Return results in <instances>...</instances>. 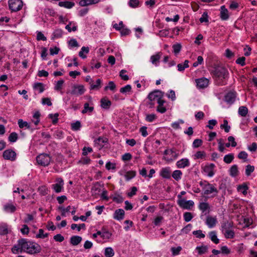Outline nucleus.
<instances>
[{
	"instance_id": "1",
	"label": "nucleus",
	"mask_w": 257,
	"mask_h": 257,
	"mask_svg": "<svg viewBox=\"0 0 257 257\" xmlns=\"http://www.w3.org/2000/svg\"><path fill=\"white\" fill-rule=\"evenodd\" d=\"M40 246L36 243L27 241L25 239L18 240V243L12 248L13 253L17 254L22 251L30 254H34L39 252Z\"/></svg>"
},
{
	"instance_id": "2",
	"label": "nucleus",
	"mask_w": 257,
	"mask_h": 257,
	"mask_svg": "<svg viewBox=\"0 0 257 257\" xmlns=\"http://www.w3.org/2000/svg\"><path fill=\"white\" fill-rule=\"evenodd\" d=\"M228 72L223 67H217L213 71V77L216 83L220 85L226 84L224 80L228 77Z\"/></svg>"
},
{
	"instance_id": "3",
	"label": "nucleus",
	"mask_w": 257,
	"mask_h": 257,
	"mask_svg": "<svg viewBox=\"0 0 257 257\" xmlns=\"http://www.w3.org/2000/svg\"><path fill=\"white\" fill-rule=\"evenodd\" d=\"M199 185L202 187L204 195H211V197L217 196L218 191L214 184H210L208 181L204 180L200 181Z\"/></svg>"
},
{
	"instance_id": "4",
	"label": "nucleus",
	"mask_w": 257,
	"mask_h": 257,
	"mask_svg": "<svg viewBox=\"0 0 257 257\" xmlns=\"http://www.w3.org/2000/svg\"><path fill=\"white\" fill-rule=\"evenodd\" d=\"M233 223L231 221H225L221 223V231L227 239L233 238L234 237V231L231 229Z\"/></svg>"
},
{
	"instance_id": "5",
	"label": "nucleus",
	"mask_w": 257,
	"mask_h": 257,
	"mask_svg": "<svg viewBox=\"0 0 257 257\" xmlns=\"http://www.w3.org/2000/svg\"><path fill=\"white\" fill-rule=\"evenodd\" d=\"M163 92L159 90H156L153 92H150L148 95V99L151 101H154L155 102L157 101V103L164 100Z\"/></svg>"
},
{
	"instance_id": "6",
	"label": "nucleus",
	"mask_w": 257,
	"mask_h": 257,
	"mask_svg": "<svg viewBox=\"0 0 257 257\" xmlns=\"http://www.w3.org/2000/svg\"><path fill=\"white\" fill-rule=\"evenodd\" d=\"M23 4L21 0H9V6L10 9L13 12L20 11L23 7Z\"/></svg>"
},
{
	"instance_id": "7",
	"label": "nucleus",
	"mask_w": 257,
	"mask_h": 257,
	"mask_svg": "<svg viewBox=\"0 0 257 257\" xmlns=\"http://www.w3.org/2000/svg\"><path fill=\"white\" fill-rule=\"evenodd\" d=\"M177 202L181 208L184 209L190 210L194 205V203L192 200H186L185 199L177 200Z\"/></svg>"
},
{
	"instance_id": "8",
	"label": "nucleus",
	"mask_w": 257,
	"mask_h": 257,
	"mask_svg": "<svg viewBox=\"0 0 257 257\" xmlns=\"http://www.w3.org/2000/svg\"><path fill=\"white\" fill-rule=\"evenodd\" d=\"M64 181L62 178L56 179L55 184L52 185V188L56 193H60L64 188Z\"/></svg>"
},
{
	"instance_id": "9",
	"label": "nucleus",
	"mask_w": 257,
	"mask_h": 257,
	"mask_svg": "<svg viewBox=\"0 0 257 257\" xmlns=\"http://www.w3.org/2000/svg\"><path fill=\"white\" fill-rule=\"evenodd\" d=\"M48 155L47 154L43 153L36 158V160L39 165L42 166H47L48 165Z\"/></svg>"
},
{
	"instance_id": "10",
	"label": "nucleus",
	"mask_w": 257,
	"mask_h": 257,
	"mask_svg": "<svg viewBox=\"0 0 257 257\" xmlns=\"http://www.w3.org/2000/svg\"><path fill=\"white\" fill-rule=\"evenodd\" d=\"M3 157L5 160L13 161L16 160V153L12 149H8L3 152Z\"/></svg>"
},
{
	"instance_id": "11",
	"label": "nucleus",
	"mask_w": 257,
	"mask_h": 257,
	"mask_svg": "<svg viewBox=\"0 0 257 257\" xmlns=\"http://www.w3.org/2000/svg\"><path fill=\"white\" fill-rule=\"evenodd\" d=\"M209 79L205 77L196 79L195 80L197 86L199 88H204L207 87L209 84Z\"/></svg>"
},
{
	"instance_id": "12",
	"label": "nucleus",
	"mask_w": 257,
	"mask_h": 257,
	"mask_svg": "<svg viewBox=\"0 0 257 257\" xmlns=\"http://www.w3.org/2000/svg\"><path fill=\"white\" fill-rule=\"evenodd\" d=\"M210 208V205L206 202H200L198 204L199 209L204 215L209 213Z\"/></svg>"
},
{
	"instance_id": "13",
	"label": "nucleus",
	"mask_w": 257,
	"mask_h": 257,
	"mask_svg": "<svg viewBox=\"0 0 257 257\" xmlns=\"http://www.w3.org/2000/svg\"><path fill=\"white\" fill-rule=\"evenodd\" d=\"M217 223V219L216 216H207L205 223L210 228L214 227Z\"/></svg>"
},
{
	"instance_id": "14",
	"label": "nucleus",
	"mask_w": 257,
	"mask_h": 257,
	"mask_svg": "<svg viewBox=\"0 0 257 257\" xmlns=\"http://www.w3.org/2000/svg\"><path fill=\"white\" fill-rule=\"evenodd\" d=\"M236 96V92L230 91L225 95L224 100L227 103L232 104L235 101Z\"/></svg>"
},
{
	"instance_id": "15",
	"label": "nucleus",
	"mask_w": 257,
	"mask_h": 257,
	"mask_svg": "<svg viewBox=\"0 0 257 257\" xmlns=\"http://www.w3.org/2000/svg\"><path fill=\"white\" fill-rule=\"evenodd\" d=\"M215 165L210 164L209 165H206L203 169L204 173L209 177H211L214 175Z\"/></svg>"
},
{
	"instance_id": "16",
	"label": "nucleus",
	"mask_w": 257,
	"mask_h": 257,
	"mask_svg": "<svg viewBox=\"0 0 257 257\" xmlns=\"http://www.w3.org/2000/svg\"><path fill=\"white\" fill-rule=\"evenodd\" d=\"M171 170L170 167H165L162 168L160 171V175L163 178L169 179L171 178Z\"/></svg>"
},
{
	"instance_id": "17",
	"label": "nucleus",
	"mask_w": 257,
	"mask_h": 257,
	"mask_svg": "<svg viewBox=\"0 0 257 257\" xmlns=\"http://www.w3.org/2000/svg\"><path fill=\"white\" fill-rule=\"evenodd\" d=\"M176 165L178 168H184L189 166L190 162L187 158L182 159L177 162Z\"/></svg>"
},
{
	"instance_id": "18",
	"label": "nucleus",
	"mask_w": 257,
	"mask_h": 257,
	"mask_svg": "<svg viewBox=\"0 0 257 257\" xmlns=\"http://www.w3.org/2000/svg\"><path fill=\"white\" fill-rule=\"evenodd\" d=\"M161 56V52H158L155 55L151 56L150 58V61L151 63L156 66H158Z\"/></svg>"
},
{
	"instance_id": "19",
	"label": "nucleus",
	"mask_w": 257,
	"mask_h": 257,
	"mask_svg": "<svg viewBox=\"0 0 257 257\" xmlns=\"http://www.w3.org/2000/svg\"><path fill=\"white\" fill-rule=\"evenodd\" d=\"M124 216V211L122 209H118L115 211L113 214V218L121 220L123 219Z\"/></svg>"
},
{
	"instance_id": "20",
	"label": "nucleus",
	"mask_w": 257,
	"mask_h": 257,
	"mask_svg": "<svg viewBox=\"0 0 257 257\" xmlns=\"http://www.w3.org/2000/svg\"><path fill=\"white\" fill-rule=\"evenodd\" d=\"M229 18L228 11L224 6L220 8V18L222 20H227Z\"/></svg>"
},
{
	"instance_id": "21",
	"label": "nucleus",
	"mask_w": 257,
	"mask_h": 257,
	"mask_svg": "<svg viewBox=\"0 0 257 257\" xmlns=\"http://www.w3.org/2000/svg\"><path fill=\"white\" fill-rule=\"evenodd\" d=\"M49 16H52L53 17H55V19H57L59 22L65 24L67 22V19L65 17H63L62 16L56 15L55 12L52 10H49Z\"/></svg>"
},
{
	"instance_id": "22",
	"label": "nucleus",
	"mask_w": 257,
	"mask_h": 257,
	"mask_svg": "<svg viewBox=\"0 0 257 257\" xmlns=\"http://www.w3.org/2000/svg\"><path fill=\"white\" fill-rule=\"evenodd\" d=\"M4 209L6 212L13 213L16 210V207L12 203H7L4 205Z\"/></svg>"
},
{
	"instance_id": "23",
	"label": "nucleus",
	"mask_w": 257,
	"mask_h": 257,
	"mask_svg": "<svg viewBox=\"0 0 257 257\" xmlns=\"http://www.w3.org/2000/svg\"><path fill=\"white\" fill-rule=\"evenodd\" d=\"M100 0H81L79 4L82 7L87 6L90 5L95 4L100 2Z\"/></svg>"
},
{
	"instance_id": "24",
	"label": "nucleus",
	"mask_w": 257,
	"mask_h": 257,
	"mask_svg": "<svg viewBox=\"0 0 257 257\" xmlns=\"http://www.w3.org/2000/svg\"><path fill=\"white\" fill-rule=\"evenodd\" d=\"M100 103L101 107L105 109H108L111 104V101L106 98H102Z\"/></svg>"
},
{
	"instance_id": "25",
	"label": "nucleus",
	"mask_w": 257,
	"mask_h": 257,
	"mask_svg": "<svg viewBox=\"0 0 257 257\" xmlns=\"http://www.w3.org/2000/svg\"><path fill=\"white\" fill-rule=\"evenodd\" d=\"M209 237L211 240L215 244L219 242V239L217 238V233L215 231H211L209 232Z\"/></svg>"
},
{
	"instance_id": "26",
	"label": "nucleus",
	"mask_w": 257,
	"mask_h": 257,
	"mask_svg": "<svg viewBox=\"0 0 257 257\" xmlns=\"http://www.w3.org/2000/svg\"><path fill=\"white\" fill-rule=\"evenodd\" d=\"M89 52V48L88 47H82L79 52V56L82 59L86 58V54Z\"/></svg>"
},
{
	"instance_id": "27",
	"label": "nucleus",
	"mask_w": 257,
	"mask_h": 257,
	"mask_svg": "<svg viewBox=\"0 0 257 257\" xmlns=\"http://www.w3.org/2000/svg\"><path fill=\"white\" fill-rule=\"evenodd\" d=\"M75 5L74 3L72 2L65 1V2H60L59 3V6L61 7H64L67 9H71Z\"/></svg>"
},
{
	"instance_id": "28",
	"label": "nucleus",
	"mask_w": 257,
	"mask_h": 257,
	"mask_svg": "<svg viewBox=\"0 0 257 257\" xmlns=\"http://www.w3.org/2000/svg\"><path fill=\"white\" fill-rule=\"evenodd\" d=\"M65 29L67 30L69 32H71V31L75 32L77 30V27L75 23L70 22L69 24L66 26Z\"/></svg>"
},
{
	"instance_id": "29",
	"label": "nucleus",
	"mask_w": 257,
	"mask_h": 257,
	"mask_svg": "<svg viewBox=\"0 0 257 257\" xmlns=\"http://www.w3.org/2000/svg\"><path fill=\"white\" fill-rule=\"evenodd\" d=\"M82 240V237L79 236H73L70 238V243L73 245H78Z\"/></svg>"
},
{
	"instance_id": "30",
	"label": "nucleus",
	"mask_w": 257,
	"mask_h": 257,
	"mask_svg": "<svg viewBox=\"0 0 257 257\" xmlns=\"http://www.w3.org/2000/svg\"><path fill=\"white\" fill-rule=\"evenodd\" d=\"M101 80L100 79H97L96 81L95 84H94L93 83V81H91L90 82L91 89H93V90L99 89L101 87Z\"/></svg>"
},
{
	"instance_id": "31",
	"label": "nucleus",
	"mask_w": 257,
	"mask_h": 257,
	"mask_svg": "<svg viewBox=\"0 0 257 257\" xmlns=\"http://www.w3.org/2000/svg\"><path fill=\"white\" fill-rule=\"evenodd\" d=\"M229 174L232 177H236L238 174V167L237 165L231 166L229 170Z\"/></svg>"
},
{
	"instance_id": "32",
	"label": "nucleus",
	"mask_w": 257,
	"mask_h": 257,
	"mask_svg": "<svg viewBox=\"0 0 257 257\" xmlns=\"http://www.w3.org/2000/svg\"><path fill=\"white\" fill-rule=\"evenodd\" d=\"M165 102V101L164 100H161V101H160L158 102V106L157 108V111L161 113H165L167 109L165 106H164V104Z\"/></svg>"
},
{
	"instance_id": "33",
	"label": "nucleus",
	"mask_w": 257,
	"mask_h": 257,
	"mask_svg": "<svg viewBox=\"0 0 257 257\" xmlns=\"http://www.w3.org/2000/svg\"><path fill=\"white\" fill-rule=\"evenodd\" d=\"M136 175V172L135 171H129L125 173L124 175V176L125 178V180L128 181L133 178H134Z\"/></svg>"
},
{
	"instance_id": "34",
	"label": "nucleus",
	"mask_w": 257,
	"mask_h": 257,
	"mask_svg": "<svg viewBox=\"0 0 257 257\" xmlns=\"http://www.w3.org/2000/svg\"><path fill=\"white\" fill-rule=\"evenodd\" d=\"M33 88L39 93H41L44 90V84L40 82L35 83L33 85Z\"/></svg>"
},
{
	"instance_id": "35",
	"label": "nucleus",
	"mask_w": 257,
	"mask_h": 257,
	"mask_svg": "<svg viewBox=\"0 0 257 257\" xmlns=\"http://www.w3.org/2000/svg\"><path fill=\"white\" fill-rule=\"evenodd\" d=\"M97 234H98V235H100V237L102 239H109L111 236V234L110 233H109L108 231L102 232L100 231H98L97 232Z\"/></svg>"
},
{
	"instance_id": "36",
	"label": "nucleus",
	"mask_w": 257,
	"mask_h": 257,
	"mask_svg": "<svg viewBox=\"0 0 257 257\" xmlns=\"http://www.w3.org/2000/svg\"><path fill=\"white\" fill-rule=\"evenodd\" d=\"M248 189V188L245 184L238 185L237 188V191L242 193L243 195H246L247 194Z\"/></svg>"
},
{
	"instance_id": "37",
	"label": "nucleus",
	"mask_w": 257,
	"mask_h": 257,
	"mask_svg": "<svg viewBox=\"0 0 257 257\" xmlns=\"http://www.w3.org/2000/svg\"><path fill=\"white\" fill-rule=\"evenodd\" d=\"M114 252L111 247H106L104 249V255L105 257H112L114 255Z\"/></svg>"
},
{
	"instance_id": "38",
	"label": "nucleus",
	"mask_w": 257,
	"mask_h": 257,
	"mask_svg": "<svg viewBox=\"0 0 257 257\" xmlns=\"http://www.w3.org/2000/svg\"><path fill=\"white\" fill-rule=\"evenodd\" d=\"M248 113V108L244 106H240L238 108V114L243 117L246 116Z\"/></svg>"
},
{
	"instance_id": "39",
	"label": "nucleus",
	"mask_w": 257,
	"mask_h": 257,
	"mask_svg": "<svg viewBox=\"0 0 257 257\" xmlns=\"http://www.w3.org/2000/svg\"><path fill=\"white\" fill-rule=\"evenodd\" d=\"M94 108L93 106H89L88 103H85L84 104V108L82 110V113L84 114L87 112H91L93 111Z\"/></svg>"
},
{
	"instance_id": "40",
	"label": "nucleus",
	"mask_w": 257,
	"mask_h": 257,
	"mask_svg": "<svg viewBox=\"0 0 257 257\" xmlns=\"http://www.w3.org/2000/svg\"><path fill=\"white\" fill-rule=\"evenodd\" d=\"M188 63H189V61L186 60L184 62L183 64H182V63L178 64L177 65L178 71H184L185 68H188L189 67Z\"/></svg>"
},
{
	"instance_id": "41",
	"label": "nucleus",
	"mask_w": 257,
	"mask_h": 257,
	"mask_svg": "<svg viewBox=\"0 0 257 257\" xmlns=\"http://www.w3.org/2000/svg\"><path fill=\"white\" fill-rule=\"evenodd\" d=\"M182 175V172L179 170L174 171L172 175V177L176 181H178L181 179Z\"/></svg>"
},
{
	"instance_id": "42",
	"label": "nucleus",
	"mask_w": 257,
	"mask_h": 257,
	"mask_svg": "<svg viewBox=\"0 0 257 257\" xmlns=\"http://www.w3.org/2000/svg\"><path fill=\"white\" fill-rule=\"evenodd\" d=\"M8 233V225L6 224H0V235H6Z\"/></svg>"
},
{
	"instance_id": "43",
	"label": "nucleus",
	"mask_w": 257,
	"mask_h": 257,
	"mask_svg": "<svg viewBox=\"0 0 257 257\" xmlns=\"http://www.w3.org/2000/svg\"><path fill=\"white\" fill-rule=\"evenodd\" d=\"M120 92L123 94H127L131 92L132 91V86L131 85H126L124 87H121L120 89Z\"/></svg>"
},
{
	"instance_id": "44",
	"label": "nucleus",
	"mask_w": 257,
	"mask_h": 257,
	"mask_svg": "<svg viewBox=\"0 0 257 257\" xmlns=\"http://www.w3.org/2000/svg\"><path fill=\"white\" fill-rule=\"evenodd\" d=\"M233 159L234 155L231 153L225 155V156L223 158V161L227 164H230V163L232 162Z\"/></svg>"
},
{
	"instance_id": "45",
	"label": "nucleus",
	"mask_w": 257,
	"mask_h": 257,
	"mask_svg": "<svg viewBox=\"0 0 257 257\" xmlns=\"http://www.w3.org/2000/svg\"><path fill=\"white\" fill-rule=\"evenodd\" d=\"M247 157H248V154L245 151L240 152L238 154V156H237V157L238 158V159L243 160L244 162H246L247 161Z\"/></svg>"
},
{
	"instance_id": "46",
	"label": "nucleus",
	"mask_w": 257,
	"mask_h": 257,
	"mask_svg": "<svg viewBox=\"0 0 257 257\" xmlns=\"http://www.w3.org/2000/svg\"><path fill=\"white\" fill-rule=\"evenodd\" d=\"M58 116H59V113H56L54 114H49V118H51L52 119V122L53 124H56L58 122Z\"/></svg>"
},
{
	"instance_id": "47",
	"label": "nucleus",
	"mask_w": 257,
	"mask_h": 257,
	"mask_svg": "<svg viewBox=\"0 0 257 257\" xmlns=\"http://www.w3.org/2000/svg\"><path fill=\"white\" fill-rule=\"evenodd\" d=\"M254 170V167L253 166H251L250 165H247L245 168V175L247 176H250L251 173L253 172Z\"/></svg>"
},
{
	"instance_id": "48",
	"label": "nucleus",
	"mask_w": 257,
	"mask_h": 257,
	"mask_svg": "<svg viewBox=\"0 0 257 257\" xmlns=\"http://www.w3.org/2000/svg\"><path fill=\"white\" fill-rule=\"evenodd\" d=\"M157 118V116L155 114H148L146 116V120L148 122H151L154 121Z\"/></svg>"
},
{
	"instance_id": "49",
	"label": "nucleus",
	"mask_w": 257,
	"mask_h": 257,
	"mask_svg": "<svg viewBox=\"0 0 257 257\" xmlns=\"http://www.w3.org/2000/svg\"><path fill=\"white\" fill-rule=\"evenodd\" d=\"M64 83V81L62 79H61V80L58 81L55 85V87H54L55 90H56L57 91H59V90H61Z\"/></svg>"
},
{
	"instance_id": "50",
	"label": "nucleus",
	"mask_w": 257,
	"mask_h": 257,
	"mask_svg": "<svg viewBox=\"0 0 257 257\" xmlns=\"http://www.w3.org/2000/svg\"><path fill=\"white\" fill-rule=\"evenodd\" d=\"M193 234L195 235L197 238H204L205 235L202 233L201 230H197L193 231Z\"/></svg>"
},
{
	"instance_id": "51",
	"label": "nucleus",
	"mask_w": 257,
	"mask_h": 257,
	"mask_svg": "<svg viewBox=\"0 0 257 257\" xmlns=\"http://www.w3.org/2000/svg\"><path fill=\"white\" fill-rule=\"evenodd\" d=\"M48 235V234L47 233H44V231L43 229H40L39 230L38 233L36 235V237L37 238H45L47 237Z\"/></svg>"
},
{
	"instance_id": "52",
	"label": "nucleus",
	"mask_w": 257,
	"mask_h": 257,
	"mask_svg": "<svg viewBox=\"0 0 257 257\" xmlns=\"http://www.w3.org/2000/svg\"><path fill=\"white\" fill-rule=\"evenodd\" d=\"M17 139L18 134L15 132L12 133L9 137V141L12 143L16 142Z\"/></svg>"
},
{
	"instance_id": "53",
	"label": "nucleus",
	"mask_w": 257,
	"mask_h": 257,
	"mask_svg": "<svg viewBox=\"0 0 257 257\" xmlns=\"http://www.w3.org/2000/svg\"><path fill=\"white\" fill-rule=\"evenodd\" d=\"M62 33L63 32L61 30L58 29L55 30L53 34L52 39H54L55 38H58L61 37L62 36Z\"/></svg>"
},
{
	"instance_id": "54",
	"label": "nucleus",
	"mask_w": 257,
	"mask_h": 257,
	"mask_svg": "<svg viewBox=\"0 0 257 257\" xmlns=\"http://www.w3.org/2000/svg\"><path fill=\"white\" fill-rule=\"evenodd\" d=\"M35 214H27L26 217L24 220L25 223H29L34 220Z\"/></svg>"
},
{
	"instance_id": "55",
	"label": "nucleus",
	"mask_w": 257,
	"mask_h": 257,
	"mask_svg": "<svg viewBox=\"0 0 257 257\" xmlns=\"http://www.w3.org/2000/svg\"><path fill=\"white\" fill-rule=\"evenodd\" d=\"M107 142V139L106 138H98L97 140L94 141L95 144L100 145V147L103 146V144Z\"/></svg>"
},
{
	"instance_id": "56",
	"label": "nucleus",
	"mask_w": 257,
	"mask_h": 257,
	"mask_svg": "<svg viewBox=\"0 0 257 257\" xmlns=\"http://www.w3.org/2000/svg\"><path fill=\"white\" fill-rule=\"evenodd\" d=\"M184 122V120H183L182 119H180L178 121H175V122L172 123L171 124V126L174 129H176V130L180 129L181 128L180 126V123L182 124Z\"/></svg>"
},
{
	"instance_id": "57",
	"label": "nucleus",
	"mask_w": 257,
	"mask_h": 257,
	"mask_svg": "<svg viewBox=\"0 0 257 257\" xmlns=\"http://www.w3.org/2000/svg\"><path fill=\"white\" fill-rule=\"evenodd\" d=\"M203 143V141L201 139H195L193 142V147L194 148H197L200 147Z\"/></svg>"
},
{
	"instance_id": "58",
	"label": "nucleus",
	"mask_w": 257,
	"mask_h": 257,
	"mask_svg": "<svg viewBox=\"0 0 257 257\" xmlns=\"http://www.w3.org/2000/svg\"><path fill=\"white\" fill-rule=\"evenodd\" d=\"M220 127L221 128H224L226 133L229 132L230 129V126L228 125V121L227 120H224L223 124L220 125Z\"/></svg>"
},
{
	"instance_id": "59",
	"label": "nucleus",
	"mask_w": 257,
	"mask_h": 257,
	"mask_svg": "<svg viewBox=\"0 0 257 257\" xmlns=\"http://www.w3.org/2000/svg\"><path fill=\"white\" fill-rule=\"evenodd\" d=\"M75 93L78 94H82L84 92V88L83 86L79 85L75 87Z\"/></svg>"
},
{
	"instance_id": "60",
	"label": "nucleus",
	"mask_w": 257,
	"mask_h": 257,
	"mask_svg": "<svg viewBox=\"0 0 257 257\" xmlns=\"http://www.w3.org/2000/svg\"><path fill=\"white\" fill-rule=\"evenodd\" d=\"M128 5L130 7L133 8H136L139 5V0H130L128 2Z\"/></svg>"
},
{
	"instance_id": "61",
	"label": "nucleus",
	"mask_w": 257,
	"mask_h": 257,
	"mask_svg": "<svg viewBox=\"0 0 257 257\" xmlns=\"http://www.w3.org/2000/svg\"><path fill=\"white\" fill-rule=\"evenodd\" d=\"M184 219L185 221L189 222L193 218V215L191 212H185L183 215Z\"/></svg>"
},
{
	"instance_id": "62",
	"label": "nucleus",
	"mask_w": 257,
	"mask_h": 257,
	"mask_svg": "<svg viewBox=\"0 0 257 257\" xmlns=\"http://www.w3.org/2000/svg\"><path fill=\"white\" fill-rule=\"evenodd\" d=\"M18 124L20 128H23L24 127H26L27 128L30 127L29 123L27 121H24L21 119H19Z\"/></svg>"
},
{
	"instance_id": "63",
	"label": "nucleus",
	"mask_w": 257,
	"mask_h": 257,
	"mask_svg": "<svg viewBox=\"0 0 257 257\" xmlns=\"http://www.w3.org/2000/svg\"><path fill=\"white\" fill-rule=\"evenodd\" d=\"M81 127V123L79 121H77L71 124V128L73 131H78Z\"/></svg>"
},
{
	"instance_id": "64",
	"label": "nucleus",
	"mask_w": 257,
	"mask_h": 257,
	"mask_svg": "<svg viewBox=\"0 0 257 257\" xmlns=\"http://www.w3.org/2000/svg\"><path fill=\"white\" fill-rule=\"evenodd\" d=\"M196 249L200 254L206 253L208 250V247L206 246H198Z\"/></svg>"
}]
</instances>
